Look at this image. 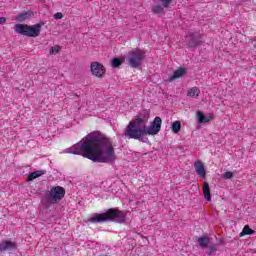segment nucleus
<instances>
[{"label":"nucleus","instance_id":"obj_1","mask_svg":"<svg viewBox=\"0 0 256 256\" xmlns=\"http://www.w3.org/2000/svg\"><path fill=\"white\" fill-rule=\"evenodd\" d=\"M68 153L81 155L94 163H114L117 160L111 138L101 132H92L68 149Z\"/></svg>","mask_w":256,"mask_h":256},{"label":"nucleus","instance_id":"obj_2","mask_svg":"<svg viewBox=\"0 0 256 256\" xmlns=\"http://www.w3.org/2000/svg\"><path fill=\"white\" fill-rule=\"evenodd\" d=\"M151 112L147 109L142 110L129 124L126 126L123 136L128 139H136L141 141L146 135H158L161 131L163 120L161 117L156 116L154 120L147 127Z\"/></svg>","mask_w":256,"mask_h":256},{"label":"nucleus","instance_id":"obj_3","mask_svg":"<svg viewBox=\"0 0 256 256\" xmlns=\"http://www.w3.org/2000/svg\"><path fill=\"white\" fill-rule=\"evenodd\" d=\"M127 214L117 208H110L102 214H97L89 218L90 223H107V221H114V223H125Z\"/></svg>","mask_w":256,"mask_h":256},{"label":"nucleus","instance_id":"obj_4","mask_svg":"<svg viewBox=\"0 0 256 256\" xmlns=\"http://www.w3.org/2000/svg\"><path fill=\"white\" fill-rule=\"evenodd\" d=\"M43 23H38L32 26L27 24H16L14 26V31L19 33V35H24L25 37H39L41 35V28Z\"/></svg>","mask_w":256,"mask_h":256},{"label":"nucleus","instance_id":"obj_5","mask_svg":"<svg viewBox=\"0 0 256 256\" xmlns=\"http://www.w3.org/2000/svg\"><path fill=\"white\" fill-rule=\"evenodd\" d=\"M143 59H145V52L141 50H132L128 52V65L132 67V69H137L143 63Z\"/></svg>","mask_w":256,"mask_h":256},{"label":"nucleus","instance_id":"obj_6","mask_svg":"<svg viewBox=\"0 0 256 256\" xmlns=\"http://www.w3.org/2000/svg\"><path fill=\"white\" fill-rule=\"evenodd\" d=\"M63 197H65V188L61 186L52 187L47 196V203H59Z\"/></svg>","mask_w":256,"mask_h":256},{"label":"nucleus","instance_id":"obj_7","mask_svg":"<svg viewBox=\"0 0 256 256\" xmlns=\"http://www.w3.org/2000/svg\"><path fill=\"white\" fill-rule=\"evenodd\" d=\"M90 69L95 77H99L101 79L103 75H105V66L99 62H93Z\"/></svg>","mask_w":256,"mask_h":256},{"label":"nucleus","instance_id":"obj_8","mask_svg":"<svg viewBox=\"0 0 256 256\" xmlns=\"http://www.w3.org/2000/svg\"><path fill=\"white\" fill-rule=\"evenodd\" d=\"M201 37L197 33L190 32L187 36L188 46L189 47H197L200 41Z\"/></svg>","mask_w":256,"mask_h":256},{"label":"nucleus","instance_id":"obj_9","mask_svg":"<svg viewBox=\"0 0 256 256\" xmlns=\"http://www.w3.org/2000/svg\"><path fill=\"white\" fill-rule=\"evenodd\" d=\"M15 249H17V243L13 241H3L0 243V253L5 251H13Z\"/></svg>","mask_w":256,"mask_h":256},{"label":"nucleus","instance_id":"obj_10","mask_svg":"<svg viewBox=\"0 0 256 256\" xmlns=\"http://www.w3.org/2000/svg\"><path fill=\"white\" fill-rule=\"evenodd\" d=\"M194 168L196 170V173L202 178L205 179L207 177V174L205 173V165L201 160H196L194 163Z\"/></svg>","mask_w":256,"mask_h":256},{"label":"nucleus","instance_id":"obj_11","mask_svg":"<svg viewBox=\"0 0 256 256\" xmlns=\"http://www.w3.org/2000/svg\"><path fill=\"white\" fill-rule=\"evenodd\" d=\"M197 118H198V123H211V121H213V116L211 115L205 116V114H203V112L201 111L197 112Z\"/></svg>","mask_w":256,"mask_h":256},{"label":"nucleus","instance_id":"obj_12","mask_svg":"<svg viewBox=\"0 0 256 256\" xmlns=\"http://www.w3.org/2000/svg\"><path fill=\"white\" fill-rule=\"evenodd\" d=\"M187 74V69L181 67L174 71L173 75L170 77V81H175V79H179L183 77V75Z\"/></svg>","mask_w":256,"mask_h":256},{"label":"nucleus","instance_id":"obj_13","mask_svg":"<svg viewBox=\"0 0 256 256\" xmlns=\"http://www.w3.org/2000/svg\"><path fill=\"white\" fill-rule=\"evenodd\" d=\"M203 195H204V199H206V201H211V188H209V183L204 182L203 183Z\"/></svg>","mask_w":256,"mask_h":256},{"label":"nucleus","instance_id":"obj_14","mask_svg":"<svg viewBox=\"0 0 256 256\" xmlns=\"http://www.w3.org/2000/svg\"><path fill=\"white\" fill-rule=\"evenodd\" d=\"M197 241L202 249H207V247H209V243L211 240L207 236H202L199 237Z\"/></svg>","mask_w":256,"mask_h":256},{"label":"nucleus","instance_id":"obj_15","mask_svg":"<svg viewBox=\"0 0 256 256\" xmlns=\"http://www.w3.org/2000/svg\"><path fill=\"white\" fill-rule=\"evenodd\" d=\"M42 175H45V170H37L34 172H31L27 178V181H33V179H37L38 177H41Z\"/></svg>","mask_w":256,"mask_h":256},{"label":"nucleus","instance_id":"obj_16","mask_svg":"<svg viewBox=\"0 0 256 256\" xmlns=\"http://www.w3.org/2000/svg\"><path fill=\"white\" fill-rule=\"evenodd\" d=\"M201 90L199 89V87H192L187 91V95L188 97H197L198 95H200Z\"/></svg>","mask_w":256,"mask_h":256},{"label":"nucleus","instance_id":"obj_17","mask_svg":"<svg viewBox=\"0 0 256 256\" xmlns=\"http://www.w3.org/2000/svg\"><path fill=\"white\" fill-rule=\"evenodd\" d=\"M245 235H255V230L251 229L249 225H246L240 233V237H245Z\"/></svg>","mask_w":256,"mask_h":256},{"label":"nucleus","instance_id":"obj_18","mask_svg":"<svg viewBox=\"0 0 256 256\" xmlns=\"http://www.w3.org/2000/svg\"><path fill=\"white\" fill-rule=\"evenodd\" d=\"M171 129H172L173 133H179V131H181V122L178 120L173 122Z\"/></svg>","mask_w":256,"mask_h":256},{"label":"nucleus","instance_id":"obj_19","mask_svg":"<svg viewBox=\"0 0 256 256\" xmlns=\"http://www.w3.org/2000/svg\"><path fill=\"white\" fill-rule=\"evenodd\" d=\"M208 256L215 255L217 253V246L215 244L208 246V251H206Z\"/></svg>","mask_w":256,"mask_h":256},{"label":"nucleus","instance_id":"obj_20","mask_svg":"<svg viewBox=\"0 0 256 256\" xmlns=\"http://www.w3.org/2000/svg\"><path fill=\"white\" fill-rule=\"evenodd\" d=\"M123 64V61H121V59L119 58H113L111 65L114 69H117V67H121V65Z\"/></svg>","mask_w":256,"mask_h":256},{"label":"nucleus","instance_id":"obj_21","mask_svg":"<svg viewBox=\"0 0 256 256\" xmlns=\"http://www.w3.org/2000/svg\"><path fill=\"white\" fill-rule=\"evenodd\" d=\"M153 13L159 15L161 13H164V8L161 6V4L155 5L152 8Z\"/></svg>","mask_w":256,"mask_h":256},{"label":"nucleus","instance_id":"obj_22","mask_svg":"<svg viewBox=\"0 0 256 256\" xmlns=\"http://www.w3.org/2000/svg\"><path fill=\"white\" fill-rule=\"evenodd\" d=\"M161 2V6L163 7V9H167L169 8V6L171 5V3L173 2V0H158Z\"/></svg>","mask_w":256,"mask_h":256},{"label":"nucleus","instance_id":"obj_23","mask_svg":"<svg viewBox=\"0 0 256 256\" xmlns=\"http://www.w3.org/2000/svg\"><path fill=\"white\" fill-rule=\"evenodd\" d=\"M26 19H29V13L27 12H22L17 17L18 21H25Z\"/></svg>","mask_w":256,"mask_h":256},{"label":"nucleus","instance_id":"obj_24","mask_svg":"<svg viewBox=\"0 0 256 256\" xmlns=\"http://www.w3.org/2000/svg\"><path fill=\"white\" fill-rule=\"evenodd\" d=\"M59 51H61L60 46H53L50 49V55H57V53H59Z\"/></svg>","mask_w":256,"mask_h":256},{"label":"nucleus","instance_id":"obj_25","mask_svg":"<svg viewBox=\"0 0 256 256\" xmlns=\"http://www.w3.org/2000/svg\"><path fill=\"white\" fill-rule=\"evenodd\" d=\"M234 175H235V174H234L233 172L228 171V172H225V173L222 175V177H223V179H233Z\"/></svg>","mask_w":256,"mask_h":256},{"label":"nucleus","instance_id":"obj_26","mask_svg":"<svg viewBox=\"0 0 256 256\" xmlns=\"http://www.w3.org/2000/svg\"><path fill=\"white\" fill-rule=\"evenodd\" d=\"M54 19H63V13H61V12L55 13Z\"/></svg>","mask_w":256,"mask_h":256},{"label":"nucleus","instance_id":"obj_27","mask_svg":"<svg viewBox=\"0 0 256 256\" xmlns=\"http://www.w3.org/2000/svg\"><path fill=\"white\" fill-rule=\"evenodd\" d=\"M5 23H7V18L0 17V25H5Z\"/></svg>","mask_w":256,"mask_h":256}]
</instances>
